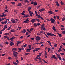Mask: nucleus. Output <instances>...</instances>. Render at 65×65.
<instances>
[{"mask_svg": "<svg viewBox=\"0 0 65 65\" xmlns=\"http://www.w3.org/2000/svg\"><path fill=\"white\" fill-rule=\"evenodd\" d=\"M37 4V2H34V5L35 6Z\"/></svg>", "mask_w": 65, "mask_h": 65, "instance_id": "obj_16", "label": "nucleus"}, {"mask_svg": "<svg viewBox=\"0 0 65 65\" xmlns=\"http://www.w3.org/2000/svg\"><path fill=\"white\" fill-rule=\"evenodd\" d=\"M43 31H40V33H43Z\"/></svg>", "mask_w": 65, "mask_h": 65, "instance_id": "obj_64", "label": "nucleus"}, {"mask_svg": "<svg viewBox=\"0 0 65 65\" xmlns=\"http://www.w3.org/2000/svg\"><path fill=\"white\" fill-rule=\"evenodd\" d=\"M51 33H47L46 34L47 35H48V36H51Z\"/></svg>", "mask_w": 65, "mask_h": 65, "instance_id": "obj_26", "label": "nucleus"}, {"mask_svg": "<svg viewBox=\"0 0 65 65\" xmlns=\"http://www.w3.org/2000/svg\"><path fill=\"white\" fill-rule=\"evenodd\" d=\"M42 60L43 62H44L45 63H47V62L45 61V60H44V59H42Z\"/></svg>", "mask_w": 65, "mask_h": 65, "instance_id": "obj_30", "label": "nucleus"}, {"mask_svg": "<svg viewBox=\"0 0 65 65\" xmlns=\"http://www.w3.org/2000/svg\"><path fill=\"white\" fill-rule=\"evenodd\" d=\"M42 43H43V42H41L38 43H36V44L37 45L38 44H42Z\"/></svg>", "mask_w": 65, "mask_h": 65, "instance_id": "obj_12", "label": "nucleus"}, {"mask_svg": "<svg viewBox=\"0 0 65 65\" xmlns=\"http://www.w3.org/2000/svg\"><path fill=\"white\" fill-rule=\"evenodd\" d=\"M54 34H52L51 33V34L50 36H54Z\"/></svg>", "mask_w": 65, "mask_h": 65, "instance_id": "obj_53", "label": "nucleus"}, {"mask_svg": "<svg viewBox=\"0 0 65 65\" xmlns=\"http://www.w3.org/2000/svg\"><path fill=\"white\" fill-rule=\"evenodd\" d=\"M27 46V44H25L24 46V47H26V46Z\"/></svg>", "mask_w": 65, "mask_h": 65, "instance_id": "obj_44", "label": "nucleus"}, {"mask_svg": "<svg viewBox=\"0 0 65 65\" xmlns=\"http://www.w3.org/2000/svg\"><path fill=\"white\" fill-rule=\"evenodd\" d=\"M29 53H26L25 54V55L27 56V55H29Z\"/></svg>", "mask_w": 65, "mask_h": 65, "instance_id": "obj_45", "label": "nucleus"}, {"mask_svg": "<svg viewBox=\"0 0 65 65\" xmlns=\"http://www.w3.org/2000/svg\"><path fill=\"white\" fill-rule=\"evenodd\" d=\"M15 30H14V29H11L10 30V31L11 32H14V31H15Z\"/></svg>", "mask_w": 65, "mask_h": 65, "instance_id": "obj_20", "label": "nucleus"}, {"mask_svg": "<svg viewBox=\"0 0 65 65\" xmlns=\"http://www.w3.org/2000/svg\"><path fill=\"white\" fill-rule=\"evenodd\" d=\"M56 5L57 6H59V5L58 4H56Z\"/></svg>", "mask_w": 65, "mask_h": 65, "instance_id": "obj_62", "label": "nucleus"}, {"mask_svg": "<svg viewBox=\"0 0 65 65\" xmlns=\"http://www.w3.org/2000/svg\"><path fill=\"white\" fill-rule=\"evenodd\" d=\"M7 38L8 40H10V39H9V37H8Z\"/></svg>", "mask_w": 65, "mask_h": 65, "instance_id": "obj_63", "label": "nucleus"}, {"mask_svg": "<svg viewBox=\"0 0 65 65\" xmlns=\"http://www.w3.org/2000/svg\"><path fill=\"white\" fill-rule=\"evenodd\" d=\"M22 4L21 3H19L18 4V5H17V6H22Z\"/></svg>", "mask_w": 65, "mask_h": 65, "instance_id": "obj_9", "label": "nucleus"}, {"mask_svg": "<svg viewBox=\"0 0 65 65\" xmlns=\"http://www.w3.org/2000/svg\"><path fill=\"white\" fill-rule=\"evenodd\" d=\"M7 26L6 25L4 26V28H7Z\"/></svg>", "mask_w": 65, "mask_h": 65, "instance_id": "obj_38", "label": "nucleus"}, {"mask_svg": "<svg viewBox=\"0 0 65 65\" xmlns=\"http://www.w3.org/2000/svg\"><path fill=\"white\" fill-rule=\"evenodd\" d=\"M60 3L61 4V5H65V4H64V3H63V2L62 1H61Z\"/></svg>", "mask_w": 65, "mask_h": 65, "instance_id": "obj_13", "label": "nucleus"}, {"mask_svg": "<svg viewBox=\"0 0 65 65\" xmlns=\"http://www.w3.org/2000/svg\"><path fill=\"white\" fill-rule=\"evenodd\" d=\"M16 54H18V53L17 52L15 51H14L13 52V55H15Z\"/></svg>", "mask_w": 65, "mask_h": 65, "instance_id": "obj_5", "label": "nucleus"}, {"mask_svg": "<svg viewBox=\"0 0 65 65\" xmlns=\"http://www.w3.org/2000/svg\"><path fill=\"white\" fill-rule=\"evenodd\" d=\"M50 21L51 22V23H53V24L55 23V20L53 18H51L50 19Z\"/></svg>", "mask_w": 65, "mask_h": 65, "instance_id": "obj_1", "label": "nucleus"}, {"mask_svg": "<svg viewBox=\"0 0 65 65\" xmlns=\"http://www.w3.org/2000/svg\"><path fill=\"white\" fill-rule=\"evenodd\" d=\"M64 29H65V28H61V30L62 31H63V30H64Z\"/></svg>", "mask_w": 65, "mask_h": 65, "instance_id": "obj_33", "label": "nucleus"}, {"mask_svg": "<svg viewBox=\"0 0 65 65\" xmlns=\"http://www.w3.org/2000/svg\"><path fill=\"white\" fill-rule=\"evenodd\" d=\"M1 24H5L4 22L3 21H2V22H1Z\"/></svg>", "mask_w": 65, "mask_h": 65, "instance_id": "obj_61", "label": "nucleus"}, {"mask_svg": "<svg viewBox=\"0 0 65 65\" xmlns=\"http://www.w3.org/2000/svg\"><path fill=\"white\" fill-rule=\"evenodd\" d=\"M44 55H46V56H47V53L46 52V51H45Z\"/></svg>", "mask_w": 65, "mask_h": 65, "instance_id": "obj_37", "label": "nucleus"}, {"mask_svg": "<svg viewBox=\"0 0 65 65\" xmlns=\"http://www.w3.org/2000/svg\"><path fill=\"white\" fill-rule=\"evenodd\" d=\"M0 47H3V45L2 44H1L0 45Z\"/></svg>", "mask_w": 65, "mask_h": 65, "instance_id": "obj_35", "label": "nucleus"}, {"mask_svg": "<svg viewBox=\"0 0 65 65\" xmlns=\"http://www.w3.org/2000/svg\"><path fill=\"white\" fill-rule=\"evenodd\" d=\"M33 30V28H31L30 30V31H32Z\"/></svg>", "mask_w": 65, "mask_h": 65, "instance_id": "obj_57", "label": "nucleus"}, {"mask_svg": "<svg viewBox=\"0 0 65 65\" xmlns=\"http://www.w3.org/2000/svg\"><path fill=\"white\" fill-rule=\"evenodd\" d=\"M8 36H7V35H6V36H4V38H7L8 37Z\"/></svg>", "mask_w": 65, "mask_h": 65, "instance_id": "obj_31", "label": "nucleus"}, {"mask_svg": "<svg viewBox=\"0 0 65 65\" xmlns=\"http://www.w3.org/2000/svg\"><path fill=\"white\" fill-rule=\"evenodd\" d=\"M11 3H12L13 5H14L15 4V2H11Z\"/></svg>", "mask_w": 65, "mask_h": 65, "instance_id": "obj_32", "label": "nucleus"}, {"mask_svg": "<svg viewBox=\"0 0 65 65\" xmlns=\"http://www.w3.org/2000/svg\"><path fill=\"white\" fill-rule=\"evenodd\" d=\"M54 46L55 47H57V44H55L54 45Z\"/></svg>", "mask_w": 65, "mask_h": 65, "instance_id": "obj_48", "label": "nucleus"}, {"mask_svg": "<svg viewBox=\"0 0 65 65\" xmlns=\"http://www.w3.org/2000/svg\"><path fill=\"white\" fill-rule=\"evenodd\" d=\"M33 13V12L31 13H29V15L31 17H32V14Z\"/></svg>", "mask_w": 65, "mask_h": 65, "instance_id": "obj_18", "label": "nucleus"}, {"mask_svg": "<svg viewBox=\"0 0 65 65\" xmlns=\"http://www.w3.org/2000/svg\"><path fill=\"white\" fill-rule=\"evenodd\" d=\"M0 16L1 17H3L4 16V14L3 13V15H0Z\"/></svg>", "mask_w": 65, "mask_h": 65, "instance_id": "obj_17", "label": "nucleus"}, {"mask_svg": "<svg viewBox=\"0 0 65 65\" xmlns=\"http://www.w3.org/2000/svg\"><path fill=\"white\" fill-rule=\"evenodd\" d=\"M31 7H29L28 8V11L30 10V9H31Z\"/></svg>", "mask_w": 65, "mask_h": 65, "instance_id": "obj_28", "label": "nucleus"}, {"mask_svg": "<svg viewBox=\"0 0 65 65\" xmlns=\"http://www.w3.org/2000/svg\"><path fill=\"white\" fill-rule=\"evenodd\" d=\"M10 44L11 46H12V45H14V43L13 42H11L10 43Z\"/></svg>", "mask_w": 65, "mask_h": 65, "instance_id": "obj_8", "label": "nucleus"}, {"mask_svg": "<svg viewBox=\"0 0 65 65\" xmlns=\"http://www.w3.org/2000/svg\"><path fill=\"white\" fill-rule=\"evenodd\" d=\"M41 9L42 10V11H44V10H45V9H44V8H42Z\"/></svg>", "mask_w": 65, "mask_h": 65, "instance_id": "obj_40", "label": "nucleus"}, {"mask_svg": "<svg viewBox=\"0 0 65 65\" xmlns=\"http://www.w3.org/2000/svg\"><path fill=\"white\" fill-rule=\"evenodd\" d=\"M28 34H29V32H27L26 34V35H28Z\"/></svg>", "mask_w": 65, "mask_h": 65, "instance_id": "obj_49", "label": "nucleus"}, {"mask_svg": "<svg viewBox=\"0 0 65 65\" xmlns=\"http://www.w3.org/2000/svg\"><path fill=\"white\" fill-rule=\"evenodd\" d=\"M13 56H14L15 58H17L18 57V55H17L16 54H14L13 55Z\"/></svg>", "mask_w": 65, "mask_h": 65, "instance_id": "obj_21", "label": "nucleus"}, {"mask_svg": "<svg viewBox=\"0 0 65 65\" xmlns=\"http://www.w3.org/2000/svg\"><path fill=\"white\" fill-rule=\"evenodd\" d=\"M44 34H45V35L46 36V37H47V38H48V36H47L46 35V34H45V32H44Z\"/></svg>", "mask_w": 65, "mask_h": 65, "instance_id": "obj_51", "label": "nucleus"}, {"mask_svg": "<svg viewBox=\"0 0 65 65\" xmlns=\"http://www.w3.org/2000/svg\"><path fill=\"white\" fill-rule=\"evenodd\" d=\"M30 39H31V40H34V38H30Z\"/></svg>", "mask_w": 65, "mask_h": 65, "instance_id": "obj_50", "label": "nucleus"}, {"mask_svg": "<svg viewBox=\"0 0 65 65\" xmlns=\"http://www.w3.org/2000/svg\"><path fill=\"white\" fill-rule=\"evenodd\" d=\"M35 19H32L31 21V22H32V23H34V22H35Z\"/></svg>", "mask_w": 65, "mask_h": 65, "instance_id": "obj_6", "label": "nucleus"}, {"mask_svg": "<svg viewBox=\"0 0 65 65\" xmlns=\"http://www.w3.org/2000/svg\"><path fill=\"white\" fill-rule=\"evenodd\" d=\"M65 17H63L62 19V21H65Z\"/></svg>", "mask_w": 65, "mask_h": 65, "instance_id": "obj_29", "label": "nucleus"}, {"mask_svg": "<svg viewBox=\"0 0 65 65\" xmlns=\"http://www.w3.org/2000/svg\"><path fill=\"white\" fill-rule=\"evenodd\" d=\"M35 49H36V51H38V50H40V48H35Z\"/></svg>", "mask_w": 65, "mask_h": 65, "instance_id": "obj_14", "label": "nucleus"}, {"mask_svg": "<svg viewBox=\"0 0 65 65\" xmlns=\"http://www.w3.org/2000/svg\"><path fill=\"white\" fill-rule=\"evenodd\" d=\"M56 57V56L55 55H53L52 56V58H55Z\"/></svg>", "mask_w": 65, "mask_h": 65, "instance_id": "obj_39", "label": "nucleus"}, {"mask_svg": "<svg viewBox=\"0 0 65 65\" xmlns=\"http://www.w3.org/2000/svg\"><path fill=\"white\" fill-rule=\"evenodd\" d=\"M56 55L58 57V58H59V57H60V56L59 54H57Z\"/></svg>", "mask_w": 65, "mask_h": 65, "instance_id": "obj_46", "label": "nucleus"}, {"mask_svg": "<svg viewBox=\"0 0 65 65\" xmlns=\"http://www.w3.org/2000/svg\"><path fill=\"white\" fill-rule=\"evenodd\" d=\"M14 38H15V37H14V36H13L12 37V38H11L10 39V40H13V39H14Z\"/></svg>", "mask_w": 65, "mask_h": 65, "instance_id": "obj_10", "label": "nucleus"}, {"mask_svg": "<svg viewBox=\"0 0 65 65\" xmlns=\"http://www.w3.org/2000/svg\"><path fill=\"white\" fill-rule=\"evenodd\" d=\"M21 14H22V15H25L26 14H24V13H23V12L21 13Z\"/></svg>", "mask_w": 65, "mask_h": 65, "instance_id": "obj_34", "label": "nucleus"}, {"mask_svg": "<svg viewBox=\"0 0 65 65\" xmlns=\"http://www.w3.org/2000/svg\"><path fill=\"white\" fill-rule=\"evenodd\" d=\"M12 23H15V21L14 19H13L12 20Z\"/></svg>", "mask_w": 65, "mask_h": 65, "instance_id": "obj_25", "label": "nucleus"}, {"mask_svg": "<svg viewBox=\"0 0 65 65\" xmlns=\"http://www.w3.org/2000/svg\"><path fill=\"white\" fill-rule=\"evenodd\" d=\"M17 46H18V45H19V42L18 41L17 42Z\"/></svg>", "mask_w": 65, "mask_h": 65, "instance_id": "obj_47", "label": "nucleus"}, {"mask_svg": "<svg viewBox=\"0 0 65 65\" xmlns=\"http://www.w3.org/2000/svg\"><path fill=\"white\" fill-rule=\"evenodd\" d=\"M29 21V18H27L24 21V23H28Z\"/></svg>", "mask_w": 65, "mask_h": 65, "instance_id": "obj_2", "label": "nucleus"}, {"mask_svg": "<svg viewBox=\"0 0 65 65\" xmlns=\"http://www.w3.org/2000/svg\"><path fill=\"white\" fill-rule=\"evenodd\" d=\"M7 22L6 21H5L4 22V23L5 24H7Z\"/></svg>", "mask_w": 65, "mask_h": 65, "instance_id": "obj_58", "label": "nucleus"}, {"mask_svg": "<svg viewBox=\"0 0 65 65\" xmlns=\"http://www.w3.org/2000/svg\"><path fill=\"white\" fill-rule=\"evenodd\" d=\"M9 35V33H6L4 34V35Z\"/></svg>", "mask_w": 65, "mask_h": 65, "instance_id": "obj_24", "label": "nucleus"}, {"mask_svg": "<svg viewBox=\"0 0 65 65\" xmlns=\"http://www.w3.org/2000/svg\"><path fill=\"white\" fill-rule=\"evenodd\" d=\"M13 64L14 65H18V64L16 62H13Z\"/></svg>", "mask_w": 65, "mask_h": 65, "instance_id": "obj_23", "label": "nucleus"}, {"mask_svg": "<svg viewBox=\"0 0 65 65\" xmlns=\"http://www.w3.org/2000/svg\"><path fill=\"white\" fill-rule=\"evenodd\" d=\"M34 25L35 27H37V25L36 24V23L34 24Z\"/></svg>", "mask_w": 65, "mask_h": 65, "instance_id": "obj_27", "label": "nucleus"}, {"mask_svg": "<svg viewBox=\"0 0 65 65\" xmlns=\"http://www.w3.org/2000/svg\"><path fill=\"white\" fill-rule=\"evenodd\" d=\"M52 29L53 30H54L55 31H56V28H55V26H53V28H52Z\"/></svg>", "mask_w": 65, "mask_h": 65, "instance_id": "obj_11", "label": "nucleus"}, {"mask_svg": "<svg viewBox=\"0 0 65 65\" xmlns=\"http://www.w3.org/2000/svg\"><path fill=\"white\" fill-rule=\"evenodd\" d=\"M5 43L6 44H9V43L8 42H7V41H6L5 42Z\"/></svg>", "mask_w": 65, "mask_h": 65, "instance_id": "obj_52", "label": "nucleus"}, {"mask_svg": "<svg viewBox=\"0 0 65 65\" xmlns=\"http://www.w3.org/2000/svg\"><path fill=\"white\" fill-rule=\"evenodd\" d=\"M38 18H39V19H40V18H42V17H41V16L40 15H39L38 16Z\"/></svg>", "mask_w": 65, "mask_h": 65, "instance_id": "obj_41", "label": "nucleus"}, {"mask_svg": "<svg viewBox=\"0 0 65 65\" xmlns=\"http://www.w3.org/2000/svg\"><path fill=\"white\" fill-rule=\"evenodd\" d=\"M53 18H54V20H56V17L55 16H54L53 17Z\"/></svg>", "mask_w": 65, "mask_h": 65, "instance_id": "obj_55", "label": "nucleus"}, {"mask_svg": "<svg viewBox=\"0 0 65 65\" xmlns=\"http://www.w3.org/2000/svg\"><path fill=\"white\" fill-rule=\"evenodd\" d=\"M58 58L60 60H62V59L61 58V57H59Z\"/></svg>", "mask_w": 65, "mask_h": 65, "instance_id": "obj_54", "label": "nucleus"}, {"mask_svg": "<svg viewBox=\"0 0 65 65\" xmlns=\"http://www.w3.org/2000/svg\"><path fill=\"white\" fill-rule=\"evenodd\" d=\"M37 21H38V23H39V22H40V20H39V19H37Z\"/></svg>", "mask_w": 65, "mask_h": 65, "instance_id": "obj_60", "label": "nucleus"}, {"mask_svg": "<svg viewBox=\"0 0 65 65\" xmlns=\"http://www.w3.org/2000/svg\"><path fill=\"white\" fill-rule=\"evenodd\" d=\"M36 40H40L41 39L40 38V37L39 36H37L36 38Z\"/></svg>", "mask_w": 65, "mask_h": 65, "instance_id": "obj_4", "label": "nucleus"}, {"mask_svg": "<svg viewBox=\"0 0 65 65\" xmlns=\"http://www.w3.org/2000/svg\"><path fill=\"white\" fill-rule=\"evenodd\" d=\"M62 34H65V30H64L62 31Z\"/></svg>", "mask_w": 65, "mask_h": 65, "instance_id": "obj_43", "label": "nucleus"}, {"mask_svg": "<svg viewBox=\"0 0 65 65\" xmlns=\"http://www.w3.org/2000/svg\"><path fill=\"white\" fill-rule=\"evenodd\" d=\"M58 36L59 37H61V34H58Z\"/></svg>", "mask_w": 65, "mask_h": 65, "instance_id": "obj_36", "label": "nucleus"}, {"mask_svg": "<svg viewBox=\"0 0 65 65\" xmlns=\"http://www.w3.org/2000/svg\"><path fill=\"white\" fill-rule=\"evenodd\" d=\"M49 12H48L49 13H50V14H53V12H52V11H49Z\"/></svg>", "mask_w": 65, "mask_h": 65, "instance_id": "obj_19", "label": "nucleus"}, {"mask_svg": "<svg viewBox=\"0 0 65 65\" xmlns=\"http://www.w3.org/2000/svg\"><path fill=\"white\" fill-rule=\"evenodd\" d=\"M18 49L17 48H12V51H17Z\"/></svg>", "mask_w": 65, "mask_h": 65, "instance_id": "obj_7", "label": "nucleus"}, {"mask_svg": "<svg viewBox=\"0 0 65 65\" xmlns=\"http://www.w3.org/2000/svg\"><path fill=\"white\" fill-rule=\"evenodd\" d=\"M32 50V48H28L26 50V52L27 53H29L30 52V51Z\"/></svg>", "mask_w": 65, "mask_h": 65, "instance_id": "obj_3", "label": "nucleus"}, {"mask_svg": "<svg viewBox=\"0 0 65 65\" xmlns=\"http://www.w3.org/2000/svg\"><path fill=\"white\" fill-rule=\"evenodd\" d=\"M60 54L61 55H62V56H63V55H64V54L63 53H60Z\"/></svg>", "mask_w": 65, "mask_h": 65, "instance_id": "obj_42", "label": "nucleus"}, {"mask_svg": "<svg viewBox=\"0 0 65 65\" xmlns=\"http://www.w3.org/2000/svg\"><path fill=\"white\" fill-rule=\"evenodd\" d=\"M8 59H9V60H11V57H9L8 58Z\"/></svg>", "mask_w": 65, "mask_h": 65, "instance_id": "obj_56", "label": "nucleus"}, {"mask_svg": "<svg viewBox=\"0 0 65 65\" xmlns=\"http://www.w3.org/2000/svg\"><path fill=\"white\" fill-rule=\"evenodd\" d=\"M22 31H23V33H25V32H26V29H23Z\"/></svg>", "mask_w": 65, "mask_h": 65, "instance_id": "obj_15", "label": "nucleus"}, {"mask_svg": "<svg viewBox=\"0 0 65 65\" xmlns=\"http://www.w3.org/2000/svg\"><path fill=\"white\" fill-rule=\"evenodd\" d=\"M29 15L27 14L24 16V18H28L29 17Z\"/></svg>", "mask_w": 65, "mask_h": 65, "instance_id": "obj_22", "label": "nucleus"}, {"mask_svg": "<svg viewBox=\"0 0 65 65\" xmlns=\"http://www.w3.org/2000/svg\"><path fill=\"white\" fill-rule=\"evenodd\" d=\"M11 26H10L8 28V30H10V29H11Z\"/></svg>", "mask_w": 65, "mask_h": 65, "instance_id": "obj_59", "label": "nucleus"}]
</instances>
